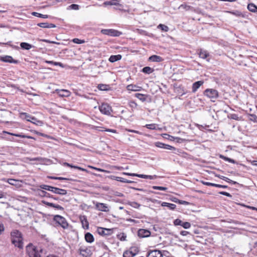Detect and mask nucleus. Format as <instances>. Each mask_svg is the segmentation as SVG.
I'll return each instance as SVG.
<instances>
[{"label":"nucleus","instance_id":"obj_29","mask_svg":"<svg viewBox=\"0 0 257 257\" xmlns=\"http://www.w3.org/2000/svg\"><path fill=\"white\" fill-rule=\"evenodd\" d=\"M215 176L221 179H222V180L225 181L226 182L229 183L230 184H238L236 182L232 181V180H230V179H229L228 178L226 177L225 176H221L220 175H216Z\"/></svg>","mask_w":257,"mask_h":257},{"label":"nucleus","instance_id":"obj_28","mask_svg":"<svg viewBox=\"0 0 257 257\" xmlns=\"http://www.w3.org/2000/svg\"><path fill=\"white\" fill-rule=\"evenodd\" d=\"M85 239L89 243H92L94 241V237L93 235L90 232H87L85 234Z\"/></svg>","mask_w":257,"mask_h":257},{"label":"nucleus","instance_id":"obj_13","mask_svg":"<svg viewBox=\"0 0 257 257\" xmlns=\"http://www.w3.org/2000/svg\"><path fill=\"white\" fill-rule=\"evenodd\" d=\"M95 208L101 211L107 212L109 211L107 205L102 203L96 202L95 204Z\"/></svg>","mask_w":257,"mask_h":257},{"label":"nucleus","instance_id":"obj_56","mask_svg":"<svg viewBox=\"0 0 257 257\" xmlns=\"http://www.w3.org/2000/svg\"><path fill=\"white\" fill-rule=\"evenodd\" d=\"M118 236H119V239L121 241H124L126 240V236L124 233L119 234Z\"/></svg>","mask_w":257,"mask_h":257},{"label":"nucleus","instance_id":"obj_16","mask_svg":"<svg viewBox=\"0 0 257 257\" xmlns=\"http://www.w3.org/2000/svg\"><path fill=\"white\" fill-rule=\"evenodd\" d=\"M38 191L39 195L41 197L51 198L55 200H58V197H54L53 195H51L50 193H49L43 190H38Z\"/></svg>","mask_w":257,"mask_h":257},{"label":"nucleus","instance_id":"obj_14","mask_svg":"<svg viewBox=\"0 0 257 257\" xmlns=\"http://www.w3.org/2000/svg\"><path fill=\"white\" fill-rule=\"evenodd\" d=\"M147 257H163V254L160 250L155 249L150 250L148 252Z\"/></svg>","mask_w":257,"mask_h":257},{"label":"nucleus","instance_id":"obj_6","mask_svg":"<svg viewBox=\"0 0 257 257\" xmlns=\"http://www.w3.org/2000/svg\"><path fill=\"white\" fill-rule=\"evenodd\" d=\"M99 109L101 113L106 115H111L112 109L111 106L108 103H102L99 106Z\"/></svg>","mask_w":257,"mask_h":257},{"label":"nucleus","instance_id":"obj_26","mask_svg":"<svg viewBox=\"0 0 257 257\" xmlns=\"http://www.w3.org/2000/svg\"><path fill=\"white\" fill-rule=\"evenodd\" d=\"M21 48L23 50H29L35 46L26 42H22L20 43Z\"/></svg>","mask_w":257,"mask_h":257},{"label":"nucleus","instance_id":"obj_22","mask_svg":"<svg viewBox=\"0 0 257 257\" xmlns=\"http://www.w3.org/2000/svg\"><path fill=\"white\" fill-rule=\"evenodd\" d=\"M57 94L61 97H68L70 94V92L66 89L56 90Z\"/></svg>","mask_w":257,"mask_h":257},{"label":"nucleus","instance_id":"obj_40","mask_svg":"<svg viewBox=\"0 0 257 257\" xmlns=\"http://www.w3.org/2000/svg\"><path fill=\"white\" fill-rule=\"evenodd\" d=\"M39 187L42 189L48 190V191H49L51 192H52V190L53 189V186L47 185H44V184H42V185H40Z\"/></svg>","mask_w":257,"mask_h":257},{"label":"nucleus","instance_id":"obj_11","mask_svg":"<svg viewBox=\"0 0 257 257\" xmlns=\"http://www.w3.org/2000/svg\"><path fill=\"white\" fill-rule=\"evenodd\" d=\"M155 145L156 147L162 148L164 149L169 150H176V149L170 145L164 144L163 143H161L160 142H157L155 143Z\"/></svg>","mask_w":257,"mask_h":257},{"label":"nucleus","instance_id":"obj_34","mask_svg":"<svg viewBox=\"0 0 257 257\" xmlns=\"http://www.w3.org/2000/svg\"><path fill=\"white\" fill-rule=\"evenodd\" d=\"M141 71L145 74H150L154 71V69L150 67L146 66L144 67Z\"/></svg>","mask_w":257,"mask_h":257},{"label":"nucleus","instance_id":"obj_19","mask_svg":"<svg viewBox=\"0 0 257 257\" xmlns=\"http://www.w3.org/2000/svg\"><path fill=\"white\" fill-rule=\"evenodd\" d=\"M80 220L82 223V227L84 229H88L89 228V223L87 221L86 216H80Z\"/></svg>","mask_w":257,"mask_h":257},{"label":"nucleus","instance_id":"obj_41","mask_svg":"<svg viewBox=\"0 0 257 257\" xmlns=\"http://www.w3.org/2000/svg\"><path fill=\"white\" fill-rule=\"evenodd\" d=\"M32 15L33 16H36V17H37L42 18H44V19H46V18H48L49 17L48 15H43V14H40V13H37V12H33L32 13Z\"/></svg>","mask_w":257,"mask_h":257},{"label":"nucleus","instance_id":"obj_3","mask_svg":"<svg viewBox=\"0 0 257 257\" xmlns=\"http://www.w3.org/2000/svg\"><path fill=\"white\" fill-rule=\"evenodd\" d=\"M203 95L210 99L212 102H215L219 97V92L216 89L207 88L203 91Z\"/></svg>","mask_w":257,"mask_h":257},{"label":"nucleus","instance_id":"obj_31","mask_svg":"<svg viewBox=\"0 0 257 257\" xmlns=\"http://www.w3.org/2000/svg\"><path fill=\"white\" fill-rule=\"evenodd\" d=\"M161 205L164 207H167L171 210H174L176 208V205L174 204L170 203L164 202L162 203Z\"/></svg>","mask_w":257,"mask_h":257},{"label":"nucleus","instance_id":"obj_50","mask_svg":"<svg viewBox=\"0 0 257 257\" xmlns=\"http://www.w3.org/2000/svg\"><path fill=\"white\" fill-rule=\"evenodd\" d=\"M181 226L185 229H188L191 227V224L188 222H183Z\"/></svg>","mask_w":257,"mask_h":257},{"label":"nucleus","instance_id":"obj_1","mask_svg":"<svg viewBox=\"0 0 257 257\" xmlns=\"http://www.w3.org/2000/svg\"><path fill=\"white\" fill-rule=\"evenodd\" d=\"M12 243L16 247L22 249L23 247V237L21 232L17 229L13 230L11 232Z\"/></svg>","mask_w":257,"mask_h":257},{"label":"nucleus","instance_id":"obj_53","mask_svg":"<svg viewBox=\"0 0 257 257\" xmlns=\"http://www.w3.org/2000/svg\"><path fill=\"white\" fill-rule=\"evenodd\" d=\"M89 167L91 168L92 169L97 170V171H99V172H106V173H108L109 172V171L105 170H103L102 169L97 168H96V167H92V166H89Z\"/></svg>","mask_w":257,"mask_h":257},{"label":"nucleus","instance_id":"obj_64","mask_svg":"<svg viewBox=\"0 0 257 257\" xmlns=\"http://www.w3.org/2000/svg\"><path fill=\"white\" fill-rule=\"evenodd\" d=\"M188 234H189V232L187 231L183 230L180 232V234L183 236H186Z\"/></svg>","mask_w":257,"mask_h":257},{"label":"nucleus","instance_id":"obj_35","mask_svg":"<svg viewBox=\"0 0 257 257\" xmlns=\"http://www.w3.org/2000/svg\"><path fill=\"white\" fill-rule=\"evenodd\" d=\"M138 177L141 178H144V179H156L157 176L156 175H144V174H139Z\"/></svg>","mask_w":257,"mask_h":257},{"label":"nucleus","instance_id":"obj_54","mask_svg":"<svg viewBox=\"0 0 257 257\" xmlns=\"http://www.w3.org/2000/svg\"><path fill=\"white\" fill-rule=\"evenodd\" d=\"M183 221L179 219H176L174 221V224L175 225H182Z\"/></svg>","mask_w":257,"mask_h":257},{"label":"nucleus","instance_id":"obj_63","mask_svg":"<svg viewBox=\"0 0 257 257\" xmlns=\"http://www.w3.org/2000/svg\"><path fill=\"white\" fill-rule=\"evenodd\" d=\"M54 208H56L58 210H62V211L64 210V208L63 207H62L61 206L58 205V204H55Z\"/></svg>","mask_w":257,"mask_h":257},{"label":"nucleus","instance_id":"obj_7","mask_svg":"<svg viewBox=\"0 0 257 257\" xmlns=\"http://www.w3.org/2000/svg\"><path fill=\"white\" fill-rule=\"evenodd\" d=\"M101 33L105 35L111 37H118L122 35V32L114 29H102Z\"/></svg>","mask_w":257,"mask_h":257},{"label":"nucleus","instance_id":"obj_9","mask_svg":"<svg viewBox=\"0 0 257 257\" xmlns=\"http://www.w3.org/2000/svg\"><path fill=\"white\" fill-rule=\"evenodd\" d=\"M0 61L14 64H18L19 63V60L14 59L11 56L9 55L0 56Z\"/></svg>","mask_w":257,"mask_h":257},{"label":"nucleus","instance_id":"obj_52","mask_svg":"<svg viewBox=\"0 0 257 257\" xmlns=\"http://www.w3.org/2000/svg\"><path fill=\"white\" fill-rule=\"evenodd\" d=\"M72 41L76 44H83L85 42L84 40H80L78 38H74L73 39Z\"/></svg>","mask_w":257,"mask_h":257},{"label":"nucleus","instance_id":"obj_25","mask_svg":"<svg viewBox=\"0 0 257 257\" xmlns=\"http://www.w3.org/2000/svg\"><path fill=\"white\" fill-rule=\"evenodd\" d=\"M38 26L43 28H55L56 25L52 23H40L37 24Z\"/></svg>","mask_w":257,"mask_h":257},{"label":"nucleus","instance_id":"obj_20","mask_svg":"<svg viewBox=\"0 0 257 257\" xmlns=\"http://www.w3.org/2000/svg\"><path fill=\"white\" fill-rule=\"evenodd\" d=\"M111 230L110 229L98 227L97 228L98 233L101 235H107L110 234Z\"/></svg>","mask_w":257,"mask_h":257},{"label":"nucleus","instance_id":"obj_17","mask_svg":"<svg viewBox=\"0 0 257 257\" xmlns=\"http://www.w3.org/2000/svg\"><path fill=\"white\" fill-rule=\"evenodd\" d=\"M200 182L203 184V185L209 186H213V187H216L218 188H227L228 187L226 185H222L215 183H212L210 182H205L203 180H201Z\"/></svg>","mask_w":257,"mask_h":257},{"label":"nucleus","instance_id":"obj_48","mask_svg":"<svg viewBox=\"0 0 257 257\" xmlns=\"http://www.w3.org/2000/svg\"><path fill=\"white\" fill-rule=\"evenodd\" d=\"M228 117L232 119H234V120H240L238 115L235 113L230 114L229 115H228Z\"/></svg>","mask_w":257,"mask_h":257},{"label":"nucleus","instance_id":"obj_36","mask_svg":"<svg viewBox=\"0 0 257 257\" xmlns=\"http://www.w3.org/2000/svg\"><path fill=\"white\" fill-rule=\"evenodd\" d=\"M248 120L253 121V122H257V115L254 114H247V115Z\"/></svg>","mask_w":257,"mask_h":257},{"label":"nucleus","instance_id":"obj_30","mask_svg":"<svg viewBox=\"0 0 257 257\" xmlns=\"http://www.w3.org/2000/svg\"><path fill=\"white\" fill-rule=\"evenodd\" d=\"M63 165L65 166L71 167L72 168L77 169H78L79 170H80V171H84V172H87V170L86 169H84V168H81V167H79V166H74V165H73L72 164H70L66 163V162L64 163H63Z\"/></svg>","mask_w":257,"mask_h":257},{"label":"nucleus","instance_id":"obj_61","mask_svg":"<svg viewBox=\"0 0 257 257\" xmlns=\"http://www.w3.org/2000/svg\"><path fill=\"white\" fill-rule=\"evenodd\" d=\"M126 180H127V179L122 178V177H119L117 179V181H119L120 182H123V183H126L127 182Z\"/></svg>","mask_w":257,"mask_h":257},{"label":"nucleus","instance_id":"obj_12","mask_svg":"<svg viewBox=\"0 0 257 257\" xmlns=\"http://www.w3.org/2000/svg\"><path fill=\"white\" fill-rule=\"evenodd\" d=\"M198 54L200 58L204 59H206L207 62H209V59L208 58L210 55L207 51L200 49L198 50Z\"/></svg>","mask_w":257,"mask_h":257},{"label":"nucleus","instance_id":"obj_37","mask_svg":"<svg viewBox=\"0 0 257 257\" xmlns=\"http://www.w3.org/2000/svg\"><path fill=\"white\" fill-rule=\"evenodd\" d=\"M248 10L251 12H255L257 11V7L253 4H249L247 6Z\"/></svg>","mask_w":257,"mask_h":257},{"label":"nucleus","instance_id":"obj_62","mask_svg":"<svg viewBox=\"0 0 257 257\" xmlns=\"http://www.w3.org/2000/svg\"><path fill=\"white\" fill-rule=\"evenodd\" d=\"M179 204H183L185 205H188L190 204V203L187 201H183V200H180Z\"/></svg>","mask_w":257,"mask_h":257},{"label":"nucleus","instance_id":"obj_10","mask_svg":"<svg viewBox=\"0 0 257 257\" xmlns=\"http://www.w3.org/2000/svg\"><path fill=\"white\" fill-rule=\"evenodd\" d=\"M79 253L83 257H90L92 252L90 248L81 247L79 249Z\"/></svg>","mask_w":257,"mask_h":257},{"label":"nucleus","instance_id":"obj_47","mask_svg":"<svg viewBox=\"0 0 257 257\" xmlns=\"http://www.w3.org/2000/svg\"><path fill=\"white\" fill-rule=\"evenodd\" d=\"M79 9V6L76 4H72L68 7L67 9L68 10H78Z\"/></svg>","mask_w":257,"mask_h":257},{"label":"nucleus","instance_id":"obj_43","mask_svg":"<svg viewBox=\"0 0 257 257\" xmlns=\"http://www.w3.org/2000/svg\"><path fill=\"white\" fill-rule=\"evenodd\" d=\"M220 157L221 158L223 159L224 160L227 161L229 163H231L233 164H235L236 163L235 160H234L233 159H232L231 158H228L227 157H225L222 155H220Z\"/></svg>","mask_w":257,"mask_h":257},{"label":"nucleus","instance_id":"obj_39","mask_svg":"<svg viewBox=\"0 0 257 257\" xmlns=\"http://www.w3.org/2000/svg\"><path fill=\"white\" fill-rule=\"evenodd\" d=\"M3 133L7 134H9V135H10L12 136H16V137L21 138H26V135H23L22 134H14V133H9L6 131H3Z\"/></svg>","mask_w":257,"mask_h":257},{"label":"nucleus","instance_id":"obj_42","mask_svg":"<svg viewBox=\"0 0 257 257\" xmlns=\"http://www.w3.org/2000/svg\"><path fill=\"white\" fill-rule=\"evenodd\" d=\"M130 206L135 208H139L141 205L137 202H128L127 203Z\"/></svg>","mask_w":257,"mask_h":257},{"label":"nucleus","instance_id":"obj_24","mask_svg":"<svg viewBox=\"0 0 257 257\" xmlns=\"http://www.w3.org/2000/svg\"><path fill=\"white\" fill-rule=\"evenodd\" d=\"M164 60V59L160 56L153 55L149 58V61L155 62H160Z\"/></svg>","mask_w":257,"mask_h":257},{"label":"nucleus","instance_id":"obj_55","mask_svg":"<svg viewBox=\"0 0 257 257\" xmlns=\"http://www.w3.org/2000/svg\"><path fill=\"white\" fill-rule=\"evenodd\" d=\"M42 202L43 204L46 205L47 206L51 207H53V208H54V206L55 205V204H54L53 203L48 202L46 201H43Z\"/></svg>","mask_w":257,"mask_h":257},{"label":"nucleus","instance_id":"obj_38","mask_svg":"<svg viewBox=\"0 0 257 257\" xmlns=\"http://www.w3.org/2000/svg\"><path fill=\"white\" fill-rule=\"evenodd\" d=\"M45 62L49 64L54 65L55 66H59L61 67H64L63 64L61 62H54L53 61L45 60Z\"/></svg>","mask_w":257,"mask_h":257},{"label":"nucleus","instance_id":"obj_57","mask_svg":"<svg viewBox=\"0 0 257 257\" xmlns=\"http://www.w3.org/2000/svg\"><path fill=\"white\" fill-rule=\"evenodd\" d=\"M219 193L220 194H221V195H224V196H227L229 197H232V195L230 193L226 192L220 191L219 192Z\"/></svg>","mask_w":257,"mask_h":257},{"label":"nucleus","instance_id":"obj_51","mask_svg":"<svg viewBox=\"0 0 257 257\" xmlns=\"http://www.w3.org/2000/svg\"><path fill=\"white\" fill-rule=\"evenodd\" d=\"M146 127L147 128L150 129V130H156L157 126L156 124H148L146 125Z\"/></svg>","mask_w":257,"mask_h":257},{"label":"nucleus","instance_id":"obj_27","mask_svg":"<svg viewBox=\"0 0 257 257\" xmlns=\"http://www.w3.org/2000/svg\"><path fill=\"white\" fill-rule=\"evenodd\" d=\"M122 58V56L120 54L116 55H111L108 59L109 62L111 63H114L117 61L120 60Z\"/></svg>","mask_w":257,"mask_h":257},{"label":"nucleus","instance_id":"obj_32","mask_svg":"<svg viewBox=\"0 0 257 257\" xmlns=\"http://www.w3.org/2000/svg\"><path fill=\"white\" fill-rule=\"evenodd\" d=\"M135 96L143 102L146 101L147 95L145 94L142 93H136Z\"/></svg>","mask_w":257,"mask_h":257},{"label":"nucleus","instance_id":"obj_44","mask_svg":"<svg viewBox=\"0 0 257 257\" xmlns=\"http://www.w3.org/2000/svg\"><path fill=\"white\" fill-rule=\"evenodd\" d=\"M106 4H107V5H114V6H118V7L122 6V5L116 3V0H112V1H110L109 2H107L106 3Z\"/></svg>","mask_w":257,"mask_h":257},{"label":"nucleus","instance_id":"obj_4","mask_svg":"<svg viewBox=\"0 0 257 257\" xmlns=\"http://www.w3.org/2000/svg\"><path fill=\"white\" fill-rule=\"evenodd\" d=\"M20 115L22 118H23L26 119L28 121H30L37 125L41 126L43 124L42 121L37 119L35 117L31 116L26 112H22Z\"/></svg>","mask_w":257,"mask_h":257},{"label":"nucleus","instance_id":"obj_21","mask_svg":"<svg viewBox=\"0 0 257 257\" xmlns=\"http://www.w3.org/2000/svg\"><path fill=\"white\" fill-rule=\"evenodd\" d=\"M52 190L53 193L62 195H66L67 193L66 190L60 189L55 187H53Z\"/></svg>","mask_w":257,"mask_h":257},{"label":"nucleus","instance_id":"obj_46","mask_svg":"<svg viewBox=\"0 0 257 257\" xmlns=\"http://www.w3.org/2000/svg\"><path fill=\"white\" fill-rule=\"evenodd\" d=\"M158 28L161 29L162 31H163L164 32H168L169 30L168 26H167L165 25H163V24L159 25V26H158Z\"/></svg>","mask_w":257,"mask_h":257},{"label":"nucleus","instance_id":"obj_18","mask_svg":"<svg viewBox=\"0 0 257 257\" xmlns=\"http://www.w3.org/2000/svg\"><path fill=\"white\" fill-rule=\"evenodd\" d=\"M203 83L204 81L202 80L198 81L193 83L192 86V92L193 93L196 92L199 88L203 84Z\"/></svg>","mask_w":257,"mask_h":257},{"label":"nucleus","instance_id":"obj_33","mask_svg":"<svg viewBox=\"0 0 257 257\" xmlns=\"http://www.w3.org/2000/svg\"><path fill=\"white\" fill-rule=\"evenodd\" d=\"M97 88L100 90L107 91L109 90L110 87L108 85L100 84L98 85Z\"/></svg>","mask_w":257,"mask_h":257},{"label":"nucleus","instance_id":"obj_23","mask_svg":"<svg viewBox=\"0 0 257 257\" xmlns=\"http://www.w3.org/2000/svg\"><path fill=\"white\" fill-rule=\"evenodd\" d=\"M126 89L128 91H141L142 87L135 84H130L126 86Z\"/></svg>","mask_w":257,"mask_h":257},{"label":"nucleus","instance_id":"obj_58","mask_svg":"<svg viewBox=\"0 0 257 257\" xmlns=\"http://www.w3.org/2000/svg\"><path fill=\"white\" fill-rule=\"evenodd\" d=\"M172 137L173 138H174V140H176L177 142L179 143H181L183 142L185 140L184 139L179 138V137H175V138L173 137Z\"/></svg>","mask_w":257,"mask_h":257},{"label":"nucleus","instance_id":"obj_45","mask_svg":"<svg viewBox=\"0 0 257 257\" xmlns=\"http://www.w3.org/2000/svg\"><path fill=\"white\" fill-rule=\"evenodd\" d=\"M230 13L238 17H244V15L242 14V13L238 11L231 12Z\"/></svg>","mask_w":257,"mask_h":257},{"label":"nucleus","instance_id":"obj_2","mask_svg":"<svg viewBox=\"0 0 257 257\" xmlns=\"http://www.w3.org/2000/svg\"><path fill=\"white\" fill-rule=\"evenodd\" d=\"M26 251L29 257H41L40 253L43 252V249L41 247L35 246L30 243L26 246Z\"/></svg>","mask_w":257,"mask_h":257},{"label":"nucleus","instance_id":"obj_8","mask_svg":"<svg viewBox=\"0 0 257 257\" xmlns=\"http://www.w3.org/2000/svg\"><path fill=\"white\" fill-rule=\"evenodd\" d=\"M139 252V250L136 247H132L129 250H125L123 253V257H134Z\"/></svg>","mask_w":257,"mask_h":257},{"label":"nucleus","instance_id":"obj_49","mask_svg":"<svg viewBox=\"0 0 257 257\" xmlns=\"http://www.w3.org/2000/svg\"><path fill=\"white\" fill-rule=\"evenodd\" d=\"M152 188L156 190H159L161 191H166L167 190L168 188L165 187H162V186H153L152 187Z\"/></svg>","mask_w":257,"mask_h":257},{"label":"nucleus","instance_id":"obj_59","mask_svg":"<svg viewBox=\"0 0 257 257\" xmlns=\"http://www.w3.org/2000/svg\"><path fill=\"white\" fill-rule=\"evenodd\" d=\"M5 230V227L3 223L0 222V234Z\"/></svg>","mask_w":257,"mask_h":257},{"label":"nucleus","instance_id":"obj_5","mask_svg":"<svg viewBox=\"0 0 257 257\" xmlns=\"http://www.w3.org/2000/svg\"><path fill=\"white\" fill-rule=\"evenodd\" d=\"M53 220L56 222L58 225L61 226L63 229L68 228L69 224L64 217L59 215H56L54 216Z\"/></svg>","mask_w":257,"mask_h":257},{"label":"nucleus","instance_id":"obj_60","mask_svg":"<svg viewBox=\"0 0 257 257\" xmlns=\"http://www.w3.org/2000/svg\"><path fill=\"white\" fill-rule=\"evenodd\" d=\"M16 182L17 180L13 179H9L8 181V182L11 185H14Z\"/></svg>","mask_w":257,"mask_h":257},{"label":"nucleus","instance_id":"obj_15","mask_svg":"<svg viewBox=\"0 0 257 257\" xmlns=\"http://www.w3.org/2000/svg\"><path fill=\"white\" fill-rule=\"evenodd\" d=\"M138 235L140 237H147L150 236L151 232L149 230L140 229L138 231Z\"/></svg>","mask_w":257,"mask_h":257}]
</instances>
